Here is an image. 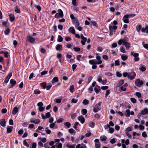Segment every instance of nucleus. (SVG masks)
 <instances>
[{
  "instance_id": "1",
  "label": "nucleus",
  "mask_w": 148,
  "mask_h": 148,
  "mask_svg": "<svg viewBox=\"0 0 148 148\" xmlns=\"http://www.w3.org/2000/svg\"><path fill=\"white\" fill-rule=\"evenodd\" d=\"M127 38L125 37L123 39L119 40L117 42L118 44L119 45L122 44L124 45L127 49H129L130 47V44L127 41Z\"/></svg>"
},
{
  "instance_id": "2",
  "label": "nucleus",
  "mask_w": 148,
  "mask_h": 148,
  "mask_svg": "<svg viewBox=\"0 0 148 148\" xmlns=\"http://www.w3.org/2000/svg\"><path fill=\"white\" fill-rule=\"evenodd\" d=\"M117 27L116 25H110L109 27L110 31L109 35L111 36L113 33L115 32V30L117 29Z\"/></svg>"
},
{
  "instance_id": "3",
  "label": "nucleus",
  "mask_w": 148,
  "mask_h": 148,
  "mask_svg": "<svg viewBox=\"0 0 148 148\" xmlns=\"http://www.w3.org/2000/svg\"><path fill=\"white\" fill-rule=\"evenodd\" d=\"M58 12V13H56L55 14V17L57 18H63L64 16V14L62 10L60 9H59Z\"/></svg>"
},
{
  "instance_id": "4",
  "label": "nucleus",
  "mask_w": 148,
  "mask_h": 148,
  "mask_svg": "<svg viewBox=\"0 0 148 148\" xmlns=\"http://www.w3.org/2000/svg\"><path fill=\"white\" fill-rule=\"evenodd\" d=\"M101 102H99L96 104L93 108V111L95 112H97L100 110V106Z\"/></svg>"
},
{
  "instance_id": "5",
  "label": "nucleus",
  "mask_w": 148,
  "mask_h": 148,
  "mask_svg": "<svg viewBox=\"0 0 148 148\" xmlns=\"http://www.w3.org/2000/svg\"><path fill=\"white\" fill-rule=\"evenodd\" d=\"M136 76V73L134 71L129 72L128 78L130 80L134 79Z\"/></svg>"
},
{
  "instance_id": "6",
  "label": "nucleus",
  "mask_w": 148,
  "mask_h": 148,
  "mask_svg": "<svg viewBox=\"0 0 148 148\" xmlns=\"http://www.w3.org/2000/svg\"><path fill=\"white\" fill-rule=\"evenodd\" d=\"M143 81L139 79H136L135 82L136 85L138 87H140L143 84Z\"/></svg>"
},
{
  "instance_id": "7",
  "label": "nucleus",
  "mask_w": 148,
  "mask_h": 148,
  "mask_svg": "<svg viewBox=\"0 0 148 148\" xmlns=\"http://www.w3.org/2000/svg\"><path fill=\"white\" fill-rule=\"evenodd\" d=\"M131 55L133 56L134 57V60L135 61H138L139 60V58L138 57L139 54L138 53H134V52H131Z\"/></svg>"
},
{
  "instance_id": "8",
  "label": "nucleus",
  "mask_w": 148,
  "mask_h": 148,
  "mask_svg": "<svg viewBox=\"0 0 148 148\" xmlns=\"http://www.w3.org/2000/svg\"><path fill=\"white\" fill-rule=\"evenodd\" d=\"M94 142L95 143V146L96 148H100L101 144L98 139H96L95 140Z\"/></svg>"
},
{
  "instance_id": "9",
  "label": "nucleus",
  "mask_w": 148,
  "mask_h": 148,
  "mask_svg": "<svg viewBox=\"0 0 148 148\" xmlns=\"http://www.w3.org/2000/svg\"><path fill=\"white\" fill-rule=\"evenodd\" d=\"M81 39L82 40L81 43L83 45H84L85 44V42L87 41V39L86 38L84 37L82 34H81L80 36Z\"/></svg>"
},
{
  "instance_id": "10",
  "label": "nucleus",
  "mask_w": 148,
  "mask_h": 148,
  "mask_svg": "<svg viewBox=\"0 0 148 148\" xmlns=\"http://www.w3.org/2000/svg\"><path fill=\"white\" fill-rule=\"evenodd\" d=\"M30 121L31 123H34L36 124H38L40 122V120L38 119L32 118L30 120Z\"/></svg>"
},
{
  "instance_id": "11",
  "label": "nucleus",
  "mask_w": 148,
  "mask_h": 148,
  "mask_svg": "<svg viewBox=\"0 0 148 148\" xmlns=\"http://www.w3.org/2000/svg\"><path fill=\"white\" fill-rule=\"evenodd\" d=\"M28 40L29 42L32 43H34L35 41V39L31 36H29L27 37Z\"/></svg>"
},
{
  "instance_id": "12",
  "label": "nucleus",
  "mask_w": 148,
  "mask_h": 148,
  "mask_svg": "<svg viewBox=\"0 0 148 148\" xmlns=\"http://www.w3.org/2000/svg\"><path fill=\"white\" fill-rule=\"evenodd\" d=\"M127 14L125 15L123 17V22L125 23H129Z\"/></svg>"
},
{
  "instance_id": "13",
  "label": "nucleus",
  "mask_w": 148,
  "mask_h": 148,
  "mask_svg": "<svg viewBox=\"0 0 148 148\" xmlns=\"http://www.w3.org/2000/svg\"><path fill=\"white\" fill-rule=\"evenodd\" d=\"M78 119L82 124L84 123L85 121L84 118L82 115H81L78 116Z\"/></svg>"
},
{
  "instance_id": "14",
  "label": "nucleus",
  "mask_w": 148,
  "mask_h": 148,
  "mask_svg": "<svg viewBox=\"0 0 148 148\" xmlns=\"http://www.w3.org/2000/svg\"><path fill=\"white\" fill-rule=\"evenodd\" d=\"M96 58L97 60L98 61L97 62V63L98 64H101L102 62V61L100 60L101 57L99 56L97 54H96Z\"/></svg>"
},
{
  "instance_id": "15",
  "label": "nucleus",
  "mask_w": 148,
  "mask_h": 148,
  "mask_svg": "<svg viewBox=\"0 0 148 148\" xmlns=\"http://www.w3.org/2000/svg\"><path fill=\"white\" fill-rule=\"evenodd\" d=\"M18 110H19L17 107H14L12 112V114L14 115H15L18 112Z\"/></svg>"
},
{
  "instance_id": "16",
  "label": "nucleus",
  "mask_w": 148,
  "mask_h": 148,
  "mask_svg": "<svg viewBox=\"0 0 148 148\" xmlns=\"http://www.w3.org/2000/svg\"><path fill=\"white\" fill-rule=\"evenodd\" d=\"M141 113L142 115H145L148 114V110L147 108H145L141 110Z\"/></svg>"
},
{
  "instance_id": "17",
  "label": "nucleus",
  "mask_w": 148,
  "mask_h": 148,
  "mask_svg": "<svg viewBox=\"0 0 148 148\" xmlns=\"http://www.w3.org/2000/svg\"><path fill=\"white\" fill-rule=\"evenodd\" d=\"M100 90V87L99 86L97 85L95 86V87L94 88V90H95V92L97 93H98L99 92Z\"/></svg>"
},
{
  "instance_id": "18",
  "label": "nucleus",
  "mask_w": 148,
  "mask_h": 148,
  "mask_svg": "<svg viewBox=\"0 0 148 148\" xmlns=\"http://www.w3.org/2000/svg\"><path fill=\"white\" fill-rule=\"evenodd\" d=\"M89 63L90 64L92 65L98 64L97 62H96L95 60H90L89 61Z\"/></svg>"
},
{
  "instance_id": "19",
  "label": "nucleus",
  "mask_w": 148,
  "mask_h": 148,
  "mask_svg": "<svg viewBox=\"0 0 148 148\" xmlns=\"http://www.w3.org/2000/svg\"><path fill=\"white\" fill-rule=\"evenodd\" d=\"M10 20L11 22H13L15 20V17L13 14H10L9 15Z\"/></svg>"
},
{
  "instance_id": "20",
  "label": "nucleus",
  "mask_w": 148,
  "mask_h": 148,
  "mask_svg": "<svg viewBox=\"0 0 148 148\" xmlns=\"http://www.w3.org/2000/svg\"><path fill=\"white\" fill-rule=\"evenodd\" d=\"M59 81L58 78L57 77H54L51 80V83L53 84L55 83L58 82Z\"/></svg>"
},
{
  "instance_id": "21",
  "label": "nucleus",
  "mask_w": 148,
  "mask_h": 148,
  "mask_svg": "<svg viewBox=\"0 0 148 148\" xmlns=\"http://www.w3.org/2000/svg\"><path fill=\"white\" fill-rule=\"evenodd\" d=\"M69 31L70 32L73 34H75V30L74 28L73 27H70L69 29Z\"/></svg>"
},
{
  "instance_id": "22",
  "label": "nucleus",
  "mask_w": 148,
  "mask_h": 148,
  "mask_svg": "<svg viewBox=\"0 0 148 148\" xmlns=\"http://www.w3.org/2000/svg\"><path fill=\"white\" fill-rule=\"evenodd\" d=\"M73 23L74 25H75V28H77L79 25V22L77 21V20H74Z\"/></svg>"
},
{
  "instance_id": "23",
  "label": "nucleus",
  "mask_w": 148,
  "mask_h": 148,
  "mask_svg": "<svg viewBox=\"0 0 148 148\" xmlns=\"http://www.w3.org/2000/svg\"><path fill=\"white\" fill-rule=\"evenodd\" d=\"M62 45L59 44H57L56 47V49L57 51L60 50L62 49Z\"/></svg>"
},
{
  "instance_id": "24",
  "label": "nucleus",
  "mask_w": 148,
  "mask_h": 148,
  "mask_svg": "<svg viewBox=\"0 0 148 148\" xmlns=\"http://www.w3.org/2000/svg\"><path fill=\"white\" fill-rule=\"evenodd\" d=\"M88 125L89 127L91 128H93L95 126V123L93 122H91L88 123Z\"/></svg>"
},
{
  "instance_id": "25",
  "label": "nucleus",
  "mask_w": 148,
  "mask_h": 148,
  "mask_svg": "<svg viewBox=\"0 0 148 148\" xmlns=\"http://www.w3.org/2000/svg\"><path fill=\"white\" fill-rule=\"evenodd\" d=\"M128 58V56L127 55L123 54L121 56V58L123 60H126Z\"/></svg>"
},
{
  "instance_id": "26",
  "label": "nucleus",
  "mask_w": 148,
  "mask_h": 148,
  "mask_svg": "<svg viewBox=\"0 0 148 148\" xmlns=\"http://www.w3.org/2000/svg\"><path fill=\"white\" fill-rule=\"evenodd\" d=\"M1 125L3 127H4L5 125V119H2L0 122Z\"/></svg>"
},
{
  "instance_id": "27",
  "label": "nucleus",
  "mask_w": 148,
  "mask_h": 148,
  "mask_svg": "<svg viewBox=\"0 0 148 148\" xmlns=\"http://www.w3.org/2000/svg\"><path fill=\"white\" fill-rule=\"evenodd\" d=\"M13 128V127L12 126H10L7 127V132L10 133L11 132Z\"/></svg>"
},
{
  "instance_id": "28",
  "label": "nucleus",
  "mask_w": 148,
  "mask_h": 148,
  "mask_svg": "<svg viewBox=\"0 0 148 148\" xmlns=\"http://www.w3.org/2000/svg\"><path fill=\"white\" fill-rule=\"evenodd\" d=\"M55 146L57 148H61L62 147V144L60 143H56Z\"/></svg>"
},
{
  "instance_id": "29",
  "label": "nucleus",
  "mask_w": 148,
  "mask_h": 148,
  "mask_svg": "<svg viewBox=\"0 0 148 148\" xmlns=\"http://www.w3.org/2000/svg\"><path fill=\"white\" fill-rule=\"evenodd\" d=\"M125 140L124 139L121 140V142L122 143V146L123 148H126V146L125 144Z\"/></svg>"
},
{
  "instance_id": "30",
  "label": "nucleus",
  "mask_w": 148,
  "mask_h": 148,
  "mask_svg": "<svg viewBox=\"0 0 148 148\" xmlns=\"http://www.w3.org/2000/svg\"><path fill=\"white\" fill-rule=\"evenodd\" d=\"M64 125L67 127V128H69L71 125V123L69 122H66L64 123Z\"/></svg>"
},
{
  "instance_id": "31",
  "label": "nucleus",
  "mask_w": 148,
  "mask_h": 148,
  "mask_svg": "<svg viewBox=\"0 0 148 148\" xmlns=\"http://www.w3.org/2000/svg\"><path fill=\"white\" fill-rule=\"evenodd\" d=\"M132 130V127H131L127 128L125 130V132H129Z\"/></svg>"
},
{
  "instance_id": "32",
  "label": "nucleus",
  "mask_w": 148,
  "mask_h": 148,
  "mask_svg": "<svg viewBox=\"0 0 148 148\" xmlns=\"http://www.w3.org/2000/svg\"><path fill=\"white\" fill-rule=\"evenodd\" d=\"M74 86L73 85L71 86L70 87L69 90L70 92L72 93H73L74 92V91L73 90L74 89Z\"/></svg>"
},
{
  "instance_id": "33",
  "label": "nucleus",
  "mask_w": 148,
  "mask_h": 148,
  "mask_svg": "<svg viewBox=\"0 0 148 148\" xmlns=\"http://www.w3.org/2000/svg\"><path fill=\"white\" fill-rule=\"evenodd\" d=\"M130 110H126L125 113V115L126 116H130Z\"/></svg>"
},
{
  "instance_id": "34",
  "label": "nucleus",
  "mask_w": 148,
  "mask_h": 148,
  "mask_svg": "<svg viewBox=\"0 0 148 148\" xmlns=\"http://www.w3.org/2000/svg\"><path fill=\"white\" fill-rule=\"evenodd\" d=\"M63 40V38H62V37L60 35H59L58 36V37L57 40L58 41V42H62Z\"/></svg>"
},
{
  "instance_id": "35",
  "label": "nucleus",
  "mask_w": 148,
  "mask_h": 148,
  "mask_svg": "<svg viewBox=\"0 0 148 148\" xmlns=\"http://www.w3.org/2000/svg\"><path fill=\"white\" fill-rule=\"evenodd\" d=\"M120 51L123 53H125V49L122 46L120 47L119 49Z\"/></svg>"
},
{
  "instance_id": "36",
  "label": "nucleus",
  "mask_w": 148,
  "mask_h": 148,
  "mask_svg": "<svg viewBox=\"0 0 148 148\" xmlns=\"http://www.w3.org/2000/svg\"><path fill=\"white\" fill-rule=\"evenodd\" d=\"M10 83L12 85H14L16 84V81L13 79H12L10 81Z\"/></svg>"
},
{
  "instance_id": "37",
  "label": "nucleus",
  "mask_w": 148,
  "mask_h": 148,
  "mask_svg": "<svg viewBox=\"0 0 148 148\" xmlns=\"http://www.w3.org/2000/svg\"><path fill=\"white\" fill-rule=\"evenodd\" d=\"M69 132L71 134H73V133H74L75 134V131L72 128L70 129L69 130Z\"/></svg>"
},
{
  "instance_id": "38",
  "label": "nucleus",
  "mask_w": 148,
  "mask_h": 148,
  "mask_svg": "<svg viewBox=\"0 0 148 148\" xmlns=\"http://www.w3.org/2000/svg\"><path fill=\"white\" fill-rule=\"evenodd\" d=\"M88 101L86 99L84 100L82 102L85 105H86L88 104Z\"/></svg>"
},
{
  "instance_id": "39",
  "label": "nucleus",
  "mask_w": 148,
  "mask_h": 148,
  "mask_svg": "<svg viewBox=\"0 0 148 148\" xmlns=\"http://www.w3.org/2000/svg\"><path fill=\"white\" fill-rule=\"evenodd\" d=\"M10 32V29L9 28H7L5 30L4 32L5 34L6 35H8L9 33Z\"/></svg>"
},
{
  "instance_id": "40",
  "label": "nucleus",
  "mask_w": 148,
  "mask_h": 148,
  "mask_svg": "<svg viewBox=\"0 0 148 148\" xmlns=\"http://www.w3.org/2000/svg\"><path fill=\"white\" fill-rule=\"evenodd\" d=\"M142 26L140 25H138V27H136V30L138 32H139L141 29Z\"/></svg>"
},
{
  "instance_id": "41",
  "label": "nucleus",
  "mask_w": 148,
  "mask_h": 148,
  "mask_svg": "<svg viewBox=\"0 0 148 148\" xmlns=\"http://www.w3.org/2000/svg\"><path fill=\"white\" fill-rule=\"evenodd\" d=\"M129 72H124L123 74V75L124 77H127L128 78V76L129 75Z\"/></svg>"
},
{
  "instance_id": "42",
  "label": "nucleus",
  "mask_w": 148,
  "mask_h": 148,
  "mask_svg": "<svg viewBox=\"0 0 148 148\" xmlns=\"http://www.w3.org/2000/svg\"><path fill=\"white\" fill-rule=\"evenodd\" d=\"M130 100L133 103H135L136 102V99L133 98H130Z\"/></svg>"
},
{
  "instance_id": "43",
  "label": "nucleus",
  "mask_w": 148,
  "mask_h": 148,
  "mask_svg": "<svg viewBox=\"0 0 148 148\" xmlns=\"http://www.w3.org/2000/svg\"><path fill=\"white\" fill-rule=\"evenodd\" d=\"M32 147H30V148H36V143H32Z\"/></svg>"
},
{
  "instance_id": "44",
  "label": "nucleus",
  "mask_w": 148,
  "mask_h": 148,
  "mask_svg": "<svg viewBox=\"0 0 148 148\" xmlns=\"http://www.w3.org/2000/svg\"><path fill=\"white\" fill-rule=\"evenodd\" d=\"M105 75L108 76H111L113 75V74L111 73L108 72L105 73Z\"/></svg>"
},
{
  "instance_id": "45",
  "label": "nucleus",
  "mask_w": 148,
  "mask_h": 148,
  "mask_svg": "<svg viewBox=\"0 0 148 148\" xmlns=\"http://www.w3.org/2000/svg\"><path fill=\"white\" fill-rule=\"evenodd\" d=\"M82 114L83 115H85L87 113V111L86 109H84L82 110Z\"/></svg>"
},
{
  "instance_id": "46",
  "label": "nucleus",
  "mask_w": 148,
  "mask_h": 148,
  "mask_svg": "<svg viewBox=\"0 0 148 148\" xmlns=\"http://www.w3.org/2000/svg\"><path fill=\"white\" fill-rule=\"evenodd\" d=\"M23 144L26 147H28L29 146V145L27 143L26 140H23Z\"/></svg>"
},
{
  "instance_id": "47",
  "label": "nucleus",
  "mask_w": 148,
  "mask_h": 148,
  "mask_svg": "<svg viewBox=\"0 0 148 148\" xmlns=\"http://www.w3.org/2000/svg\"><path fill=\"white\" fill-rule=\"evenodd\" d=\"M110 125H109V123L107 124L106 125H105L104 126V128L105 129L107 130L108 129V128H109H109H111V127H110Z\"/></svg>"
},
{
  "instance_id": "48",
  "label": "nucleus",
  "mask_w": 148,
  "mask_h": 148,
  "mask_svg": "<svg viewBox=\"0 0 148 148\" xmlns=\"http://www.w3.org/2000/svg\"><path fill=\"white\" fill-rule=\"evenodd\" d=\"M77 114L76 113H74L71 116V118L72 119H74L76 116Z\"/></svg>"
},
{
  "instance_id": "49",
  "label": "nucleus",
  "mask_w": 148,
  "mask_h": 148,
  "mask_svg": "<svg viewBox=\"0 0 148 148\" xmlns=\"http://www.w3.org/2000/svg\"><path fill=\"white\" fill-rule=\"evenodd\" d=\"M109 133L111 134L113 133L114 131V129L112 127L109 128Z\"/></svg>"
},
{
  "instance_id": "50",
  "label": "nucleus",
  "mask_w": 148,
  "mask_h": 148,
  "mask_svg": "<svg viewBox=\"0 0 148 148\" xmlns=\"http://www.w3.org/2000/svg\"><path fill=\"white\" fill-rule=\"evenodd\" d=\"M124 80H121L119 83L118 86H119L123 84L124 83Z\"/></svg>"
},
{
  "instance_id": "51",
  "label": "nucleus",
  "mask_w": 148,
  "mask_h": 148,
  "mask_svg": "<svg viewBox=\"0 0 148 148\" xmlns=\"http://www.w3.org/2000/svg\"><path fill=\"white\" fill-rule=\"evenodd\" d=\"M128 18H132L136 16L135 14H127Z\"/></svg>"
},
{
  "instance_id": "52",
  "label": "nucleus",
  "mask_w": 148,
  "mask_h": 148,
  "mask_svg": "<svg viewBox=\"0 0 148 148\" xmlns=\"http://www.w3.org/2000/svg\"><path fill=\"white\" fill-rule=\"evenodd\" d=\"M70 16L72 20H73V21L74 20H77L76 19H75V18L74 16L73 15V14H71Z\"/></svg>"
},
{
  "instance_id": "53",
  "label": "nucleus",
  "mask_w": 148,
  "mask_h": 148,
  "mask_svg": "<svg viewBox=\"0 0 148 148\" xmlns=\"http://www.w3.org/2000/svg\"><path fill=\"white\" fill-rule=\"evenodd\" d=\"M55 126V123H51L49 125L50 127L51 128H52L54 127Z\"/></svg>"
},
{
  "instance_id": "54",
  "label": "nucleus",
  "mask_w": 148,
  "mask_h": 148,
  "mask_svg": "<svg viewBox=\"0 0 148 148\" xmlns=\"http://www.w3.org/2000/svg\"><path fill=\"white\" fill-rule=\"evenodd\" d=\"M51 116V114L49 112H48L46 114V117L47 118H49Z\"/></svg>"
},
{
  "instance_id": "55",
  "label": "nucleus",
  "mask_w": 148,
  "mask_h": 148,
  "mask_svg": "<svg viewBox=\"0 0 148 148\" xmlns=\"http://www.w3.org/2000/svg\"><path fill=\"white\" fill-rule=\"evenodd\" d=\"M15 11L16 12L18 13H19L20 12V10L18 9V8L17 7H15Z\"/></svg>"
},
{
  "instance_id": "56",
  "label": "nucleus",
  "mask_w": 148,
  "mask_h": 148,
  "mask_svg": "<svg viewBox=\"0 0 148 148\" xmlns=\"http://www.w3.org/2000/svg\"><path fill=\"white\" fill-rule=\"evenodd\" d=\"M116 142L115 139L114 138L111 139L110 140V143L112 144H114Z\"/></svg>"
},
{
  "instance_id": "57",
  "label": "nucleus",
  "mask_w": 148,
  "mask_h": 148,
  "mask_svg": "<svg viewBox=\"0 0 148 148\" xmlns=\"http://www.w3.org/2000/svg\"><path fill=\"white\" fill-rule=\"evenodd\" d=\"M90 24L94 26H96L97 23L95 21H90Z\"/></svg>"
},
{
  "instance_id": "58",
  "label": "nucleus",
  "mask_w": 148,
  "mask_h": 148,
  "mask_svg": "<svg viewBox=\"0 0 148 148\" xmlns=\"http://www.w3.org/2000/svg\"><path fill=\"white\" fill-rule=\"evenodd\" d=\"M73 49L75 51H78L80 50V49L79 47H75Z\"/></svg>"
},
{
  "instance_id": "59",
  "label": "nucleus",
  "mask_w": 148,
  "mask_h": 148,
  "mask_svg": "<svg viewBox=\"0 0 148 148\" xmlns=\"http://www.w3.org/2000/svg\"><path fill=\"white\" fill-rule=\"evenodd\" d=\"M139 69L142 71H144L146 70V68L144 66H142Z\"/></svg>"
},
{
  "instance_id": "60",
  "label": "nucleus",
  "mask_w": 148,
  "mask_h": 148,
  "mask_svg": "<svg viewBox=\"0 0 148 148\" xmlns=\"http://www.w3.org/2000/svg\"><path fill=\"white\" fill-rule=\"evenodd\" d=\"M136 95L138 97H141V95L140 93L138 92H136Z\"/></svg>"
},
{
  "instance_id": "61",
  "label": "nucleus",
  "mask_w": 148,
  "mask_h": 148,
  "mask_svg": "<svg viewBox=\"0 0 148 148\" xmlns=\"http://www.w3.org/2000/svg\"><path fill=\"white\" fill-rule=\"evenodd\" d=\"M142 136L144 138L147 137V134H146L145 132H143L142 133Z\"/></svg>"
},
{
  "instance_id": "62",
  "label": "nucleus",
  "mask_w": 148,
  "mask_h": 148,
  "mask_svg": "<svg viewBox=\"0 0 148 148\" xmlns=\"http://www.w3.org/2000/svg\"><path fill=\"white\" fill-rule=\"evenodd\" d=\"M110 93V90L108 89L107 90L106 92V93L105 94V97H106Z\"/></svg>"
},
{
  "instance_id": "63",
  "label": "nucleus",
  "mask_w": 148,
  "mask_h": 148,
  "mask_svg": "<svg viewBox=\"0 0 148 148\" xmlns=\"http://www.w3.org/2000/svg\"><path fill=\"white\" fill-rule=\"evenodd\" d=\"M40 52L43 53H45L46 52V50L44 48H41L40 49Z\"/></svg>"
},
{
  "instance_id": "64",
  "label": "nucleus",
  "mask_w": 148,
  "mask_h": 148,
  "mask_svg": "<svg viewBox=\"0 0 148 148\" xmlns=\"http://www.w3.org/2000/svg\"><path fill=\"white\" fill-rule=\"evenodd\" d=\"M116 76L119 77H120L122 76V74L119 72H117L116 73Z\"/></svg>"
}]
</instances>
